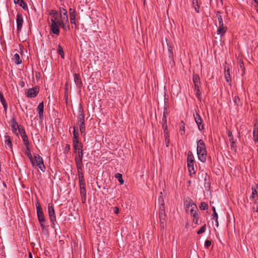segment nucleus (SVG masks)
<instances>
[{
    "instance_id": "11",
    "label": "nucleus",
    "mask_w": 258,
    "mask_h": 258,
    "mask_svg": "<svg viewBox=\"0 0 258 258\" xmlns=\"http://www.w3.org/2000/svg\"><path fill=\"white\" fill-rule=\"evenodd\" d=\"M76 156L75 158L76 164L77 167H83V153H81V151L79 153H76Z\"/></svg>"
},
{
    "instance_id": "53",
    "label": "nucleus",
    "mask_w": 258,
    "mask_h": 258,
    "mask_svg": "<svg viewBox=\"0 0 258 258\" xmlns=\"http://www.w3.org/2000/svg\"><path fill=\"white\" fill-rule=\"evenodd\" d=\"M165 211L164 204L159 205V212Z\"/></svg>"
},
{
    "instance_id": "52",
    "label": "nucleus",
    "mask_w": 258,
    "mask_h": 258,
    "mask_svg": "<svg viewBox=\"0 0 258 258\" xmlns=\"http://www.w3.org/2000/svg\"><path fill=\"white\" fill-rule=\"evenodd\" d=\"M162 127L163 129L164 133L168 132L167 124H165V123L164 124H162Z\"/></svg>"
},
{
    "instance_id": "16",
    "label": "nucleus",
    "mask_w": 258,
    "mask_h": 258,
    "mask_svg": "<svg viewBox=\"0 0 258 258\" xmlns=\"http://www.w3.org/2000/svg\"><path fill=\"white\" fill-rule=\"evenodd\" d=\"M252 193L250 197V199L252 201L256 202L257 200H258V194L257 192V190L255 187H251Z\"/></svg>"
},
{
    "instance_id": "54",
    "label": "nucleus",
    "mask_w": 258,
    "mask_h": 258,
    "mask_svg": "<svg viewBox=\"0 0 258 258\" xmlns=\"http://www.w3.org/2000/svg\"><path fill=\"white\" fill-rule=\"evenodd\" d=\"M216 17L218 20L219 22H223V19H222V16L219 14H217Z\"/></svg>"
},
{
    "instance_id": "9",
    "label": "nucleus",
    "mask_w": 258,
    "mask_h": 258,
    "mask_svg": "<svg viewBox=\"0 0 258 258\" xmlns=\"http://www.w3.org/2000/svg\"><path fill=\"white\" fill-rule=\"evenodd\" d=\"M16 23H17V32L19 33L21 31L22 29V27L23 24V18L22 15L19 13H18L17 14V18H16Z\"/></svg>"
},
{
    "instance_id": "35",
    "label": "nucleus",
    "mask_w": 258,
    "mask_h": 258,
    "mask_svg": "<svg viewBox=\"0 0 258 258\" xmlns=\"http://www.w3.org/2000/svg\"><path fill=\"white\" fill-rule=\"evenodd\" d=\"M212 210L213 211V219H214L216 222H217L218 216V214L217 213V212L216 211V209H215V207H212Z\"/></svg>"
},
{
    "instance_id": "32",
    "label": "nucleus",
    "mask_w": 258,
    "mask_h": 258,
    "mask_svg": "<svg viewBox=\"0 0 258 258\" xmlns=\"http://www.w3.org/2000/svg\"><path fill=\"white\" fill-rule=\"evenodd\" d=\"M115 177L118 180V181L121 185L123 184L124 181L122 179V176L121 174L118 173L115 174Z\"/></svg>"
},
{
    "instance_id": "56",
    "label": "nucleus",
    "mask_w": 258,
    "mask_h": 258,
    "mask_svg": "<svg viewBox=\"0 0 258 258\" xmlns=\"http://www.w3.org/2000/svg\"><path fill=\"white\" fill-rule=\"evenodd\" d=\"M170 139H165V144L166 146L168 147L169 145Z\"/></svg>"
},
{
    "instance_id": "21",
    "label": "nucleus",
    "mask_w": 258,
    "mask_h": 258,
    "mask_svg": "<svg viewBox=\"0 0 258 258\" xmlns=\"http://www.w3.org/2000/svg\"><path fill=\"white\" fill-rule=\"evenodd\" d=\"M14 3L16 4L19 5L22 7L24 10L28 9L26 3L23 0H14Z\"/></svg>"
},
{
    "instance_id": "25",
    "label": "nucleus",
    "mask_w": 258,
    "mask_h": 258,
    "mask_svg": "<svg viewBox=\"0 0 258 258\" xmlns=\"http://www.w3.org/2000/svg\"><path fill=\"white\" fill-rule=\"evenodd\" d=\"M79 140V132L78 128L76 126H74V131H73V140Z\"/></svg>"
},
{
    "instance_id": "48",
    "label": "nucleus",
    "mask_w": 258,
    "mask_h": 258,
    "mask_svg": "<svg viewBox=\"0 0 258 258\" xmlns=\"http://www.w3.org/2000/svg\"><path fill=\"white\" fill-rule=\"evenodd\" d=\"M0 101L2 103V104H4L5 103H6V101L3 96V95L2 93H1V92H0Z\"/></svg>"
},
{
    "instance_id": "34",
    "label": "nucleus",
    "mask_w": 258,
    "mask_h": 258,
    "mask_svg": "<svg viewBox=\"0 0 258 258\" xmlns=\"http://www.w3.org/2000/svg\"><path fill=\"white\" fill-rule=\"evenodd\" d=\"M168 55L170 58L172 59L173 58V53L172 51V48L171 46L168 45Z\"/></svg>"
},
{
    "instance_id": "51",
    "label": "nucleus",
    "mask_w": 258,
    "mask_h": 258,
    "mask_svg": "<svg viewBox=\"0 0 258 258\" xmlns=\"http://www.w3.org/2000/svg\"><path fill=\"white\" fill-rule=\"evenodd\" d=\"M67 13V10L63 8H59V14Z\"/></svg>"
},
{
    "instance_id": "29",
    "label": "nucleus",
    "mask_w": 258,
    "mask_h": 258,
    "mask_svg": "<svg viewBox=\"0 0 258 258\" xmlns=\"http://www.w3.org/2000/svg\"><path fill=\"white\" fill-rule=\"evenodd\" d=\"M79 127L81 135L85 136L86 128L84 122H82V123H80Z\"/></svg>"
},
{
    "instance_id": "24",
    "label": "nucleus",
    "mask_w": 258,
    "mask_h": 258,
    "mask_svg": "<svg viewBox=\"0 0 258 258\" xmlns=\"http://www.w3.org/2000/svg\"><path fill=\"white\" fill-rule=\"evenodd\" d=\"M13 59L15 63L17 64H20L22 63V60L20 58L19 55L18 53H16L14 54Z\"/></svg>"
},
{
    "instance_id": "8",
    "label": "nucleus",
    "mask_w": 258,
    "mask_h": 258,
    "mask_svg": "<svg viewBox=\"0 0 258 258\" xmlns=\"http://www.w3.org/2000/svg\"><path fill=\"white\" fill-rule=\"evenodd\" d=\"M73 143L74 152L76 154L79 153L80 151L81 153H83V144L80 142L79 140H73Z\"/></svg>"
},
{
    "instance_id": "44",
    "label": "nucleus",
    "mask_w": 258,
    "mask_h": 258,
    "mask_svg": "<svg viewBox=\"0 0 258 258\" xmlns=\"http://www.w3.org/2000/svg\"><path fill=\"white\" fill-rule=\"evenodd\" d=\"M234 102L235 105L238 106L240 104V99L239 97L235 96L234 98Z\"/></svg>"
},
{
    "instance_id": "58",
    "label": "nucleus",
    "mask_w": 258,
    "mask_h": 258,
    "mask_svg": "<svg viewBox=\"0 0 258 258\" xmlns=\"http://www.w3.org/2000/svg\"><path fill=\"white\" fill-rule=\"evenodd\" d=\"M164 138L165 139H169V132L164 133Z\"/></svg>"
},
{
    "instance_id": "22",
    "label": "nucleus",
    "mask_w": 258,
    "mask_h": 258,
    "mask_svg": "<svg viewBox=\"0 0 258 258\" xmlns=\"http://www.w3.org/2000/svg\"><path fill=\"white\" fill-rule=\"evenodd\" d=\"M225 77L227 82H231V79L230 78V70L227 67L225 68Z\"/></svg>"
},
{
    "instance_id": "57",
    "label": "nucleus",
    "mask_w": 258,
    "mask_h": 258,
    "mask_svg": "<svg viewBox=\"0 0 258 258\" xmlns=\"http://www.w3.org/2000/svg\"><path fill=\"white\" fill-rule=\"evenodd\" d=\"M70 149V146L69 144H66L64 148V152L69 151Z\"/></svg>"
},
{
    "instance_id": "46",
    "label": "nucleus",
    "mask_w": 258,
    "mask_h": 258,
    "mask_svg": "<svg viewBox=\"0 0 258 258\" xmlns=\"http://www.w3.org/2000/svg\"><path fill=\"white\" fill-rule=\"evenodd\" d=\"M158 201L159 205L164 204L163 198L161 196L159 197Z\"/></svg>"
},
{
    "instance_id": "28",
    "label": "nucleus",
    "mask_w": 258,
    "mask_h": 258,
    "mask_svg": "<svg viewBox=\"0 0 258 258\" xmlns=\"http://www.w3.org/2000/svg\"><path fill=\"white\" fill-rule=\"evenodd\" d=\"M253 140L256 142L258 141V127L254 126L253 131Z\"/></svg>"
},
{
    "instance_id": "38",
    "label": "nucleus",
    "mask_w": 258,
    "mask_h": 258,
    "mask_svg": "<svg viewBox=\"0 0 258 258\" xmlns=\"http://www.w3.org/2000/svg\"><path fill=\"white\" fill-rule=\"evenodd\" d=\"M79 184L80 185H85V180L84 178V176H81L79 177Z\"/></svg>"
},
{
    "instance_id": "10",
    "label": "nucleus",
    "mask_w": 258,
    "mask_h": 258,
    "mask_svg": "<svg viewBox=\"0 0 258 258\" xmlns=\"http://www.w3.org/2000/svg\"><path fill=\"white\" fill-rule=\"evenodd\" d=\"M194 118L195 122L197 124L198 126V128L200 131H202L204 130V125L202 123V119L201 117H200V115L197 113L196 112L194 114Z\"/></svg>"
},
{
    "instance_id": "19",
    "label": "nucleus",
    "mask_w": 258,
    "mask_h": 258,
    "mask_svg": "<svg viewBox=\"0 0 258 258\" xmlns=\"http://www.w3.org/2000/svg\"><path fill=\"white\" fill-rule=\"evenodd\" d=\"M166 215L165 211L159 212V218L161 223V226L162 228L164 227V222L166 221Z\"/></svg>"
},
{
    "instance_id": "45",
    "label": "nucleus",
    "mask_w": 258,
    "mask_h": 258,
    "mask_svg": "<svg viewBox=\"0 0 258 258\" xmlns=\"http://www.w3.org/2000/svg\"><path fill=\"white\" fill-rule=\"evenodd\" d=\"M162 124H167V117L166 114H163V118L162 120Z\"/></svg>"
},
{
    "instance_id": "31",
    "label": "nucleus",
    "mask_w": 258,
    "mask_h": 258,
    "mask_svg": "<svg viewBox=\"0 0 258 258\" xmlns=\"http://www.w3.org/2000/svg\"><path fill=\"white\" fill-rule=\"evenodd\" d=\"M25 146H29V143L26 134L21 135Z\"/></svg>"
},
{
    "instance_id": "5",
    "label": "nucleus",
    "mask_w": 258,
    "mask_h": 258,
    "mask_svg": "<svg viewBox=\"0 0 258 258\" xmlns=\"http://www.w3.org/2000/svg\"><path fill=\"white\" fill-rule=\"evenodd\" d=\"M33 160L34 161V164L33 165V166L36 165L41 171L44 172L45 170V167L44 165L42 157L38 154H35L34 155Z\"/></svg>"
},
{
    "instance_id": "33",
    "label": "nucleus",
    "mask_w": 258,
    "mask_h": 258,
    "mask_svg": "<svg viewBox=\"0 0 258 258\" xmlns=\"http://www.w3.org/2000/svg\"><path fill=\"white\" fill-rule=\"evenodd\" d=\"M179 132L181 135H183L185 134L184 123L183 121H181V126L179 128Z\"/></svg>"
},
{
    "instance_id": "62",
    "label": "nucleus",
    "mask_w": 258,
    "mask_h": 258,
    "mask_svg": "<svg viewBox=\"0 0 258 258\" xmlns=\"http://www.w3.org/2000/svg\"><path fill=\"white\" fill-rule=\"evenodd\" d=\"M240 68L242 69V70L243 71V74H244V68L243 67V63H241L240 64Z\"/></svg>"
},
{
    "instance_id": "50",
    "label": "nucleus",
    "mask_w": 258,
    "mask_h": 258,
    "mask_svg": "<svg viewBox=\"0 0 258 258\" xmlns=\"http://www.w3.org/2000/svg\"><path fill=\"white\" fill-rule=\"evenodd\" d=\"M211 245V241L209 240H206L205 242V245L207 247H209Z\"/></svg>"
},
{
    "instance_id": "59",
    "label": "nucleus",
    "mask_w": 258,
    "mask_h": 258,
    "mask_svg": "<svg viewBox=\"0 0 258 258\" xmlns=\"http://www.w3.org/2000/svg\"><path fill=\"white\" fill-rule=\"evenodd\" d=\"M114 213L115 214H117L119 213V209L118 207H114Z\"/></svg>"
},
{
    "instance_id": "64",
    "label": "nucleus",
    "mask_w": 258,
    "mask_h": 258,
    "mask_svg": "<svg viewBox=\"0 0 258 258\" xmlns=\"http://www.w3.org/2000/svg\"><path fill=\"white\" fill-rule=\"evenodd\" d=\"M228 137H229V138H230V137H233L232 132H230V131H229V132H228Z\"/></svg>"
},
{
    "instance_id": "30",
    "label": "nucleus",
    "mask_w": 258,
    "mask_h": 258,
    "mask_svg": "<svg viewBox=\"0 0 258 258\" xmlns=\"http://www.w3.org/2000/svg\"><path fill=\"white\" fill-rule=\"evenodd\" d=\"M192 81L194 84H199L200 83V77L199 75L197 74H194L192 77Z\"/></svg>"
},
{
    "instance_id": "6",
    "label": "nucleus",
    "mask_w": 258,
    "mask_h": 258,
    "mask_svg": "<svg viewBox=\"0 0 258 258\" xmlns=\"http://www.w3.org/2000/svg\"><path fill=\"white\" fill-rule=\"evenodd\" d=\"M48 213L49 216L50 220L51 222V226L53 228H55V222H56V217L53 208V206L51 204L48 205Z\"/></svg>"
},
{
    "instance_id": "61",
    "label": "nucleus",
    "mask_w": 258,
    "mask_h": 258,
    "mask_svg": "<svg viewBox=\"0 0 258 258\" xmlns=\"http://www.w3.org/2000/svg\"><path fill=\"white\" fill-rule=\"evenodd\" d=\"M218 27H224L223 22H219V26Z\"/></svg>"
},
{
    "instance_id": "23",
    "label": "nucleus",
    "mask_w": 258,
    "mask_h": 258,
    "mask_svg": "<svg viewBox=\"0 0 258 258\" xmlns=\"http://www.w3.org/2000/svg\"><path fill=\"white\" fill-rule=\"evenodd\" d=\"M227 27H218L217 31V34L220 35L221 36H223L227 31Z\"/></svg>"
},
{
    "instance_id": "4",
    "label": "nucleus",
    "mask_w": 258,
    "mask_h": 258,
    "mask_svg": "<svg viewBox=\"0 0 258 258\" xmlns=\"http://www.w3.org/2000/svg\"><path fill=\"white\" fill-rule=\"evenodd\" d=\"M187 164L190 174H195L194 169V157L191 151H188L187 153Z\"/></svg>"
},
{
    "instance_id": "43",
    "label": "nucleus",
    "mask_w": 258,
    "mask_h": 258,
    "mask_svg": "<svg viewBox=\"0 0 258 258\" xmlns=\"http://www.w3.org/2000/svg\"><path fill=\"white\" fill-rule=\"evenodd\" d=\"M82 167H77V171L78 176L80 177L81 176H84L82 172Z\"/></svg>"
},
{
    "instance_id": "49",
    "label": "nucleus",
    "mask_w": 258,
    "mask_h": 258,
    "mask_svg": "<svg viewBox=\"0 0 258 258\" xmlns=\"http://www.w3.org/2000/svg\"><path fill=\"white\" fill-rule=\"evenodd\" d=\"M196 91V96L199 99H201V92L200 90V89H198Z\"/></svg>"
},
{
    "instance_id": "40",
    "label": "nucleus",
    "mask_w": 258,
    "mask_h": 258,
    "mask_svg": "<svg viewBox=\"0 0 258 258\" xmlns=\"http://www.w3.org/2000/svg\"><path fill=\"white\" fill-rule=\"evenodd\" d=\"M18 130V134H20L21 135L26 134L25 130L20 125L17 129Z\"/></svg>"
},
{
    "instance_id": "42",
    "label": "nucleus",
    "mask_w": 258,
    "mask_h": 258,
    "mask_svg": "<svg viewBox=\"0 0 258 258\" xmlns=\"http://www.w3.org/2000/svg\"><path fill=\"white\" fill-rule=\"evenodd\" d=\"M206 230V225H204L200 229V230L197 232V233L198 234H201L203 233H204Z\"/></svg>"
},
{
    "instance_id": "15",
    "label": "nucleus",
    "mask_w": 258,
    "mask_h": 258,
    "mask_svg": "<svg viewBox=\"0 0 258 258\" xmlns=\"http://www.w3.org/2000/svg\"><path fill=\"white\" fill-rule=\"evenodd\" d=\"M69 14L70 17V22L71 24H76V11L75 9L70 8L69 9Z\"/></svg>"
},
{
    "instance_id": "41",
    "label": "nucleus",
    "mask_w": 258,
    "mask_h": 258,
    "mask_svg": "<svg viewBox=\"0 0 258 258\" xmlns=\"http://www.w3.org/2000/svg\"><path fill=\"white\" fill-rule=\"evenodd\" d=\"M78 119L80 123H82V122H84V116L82 113H80L79 115Z\"/></svg>"
},
{
    "instance_id": "63",
    "label": "nucleus",
    "mask_w": 258,
    "mask_h": 258,
    "mask_svg": "<svg viewBox=\"0 0 258 258\" xmlns=\"http://www.w3.org/2000/svg\"><path fill=\"white\" fill-rule=\"evenodd\" d=\"M194 86L196 90L200 89L199 84H194Z\"/></svg>"
},
{
    "instance_id": "60",
    "label": "nucleus",
    "mask_w": 258,
    "mask_h": 258,
    "mask_svg": "<svg viewBox=\"0 0 258 258\" xmlns=\"http://www.w3.org/2000/svg\"><path fill=\"white\" fill-rule=\"evenodd\" d=\"M195 8V11L197 13H199V6L198 5L197 7H194Z\"/></svg>"
},
{
    "instance_id": "39",
    "label": "nucleus",
    "mask_w": 258,
    "mask_h": 258,
    "mask_svg": "<svg viewBox=\"0 0 258 258\" xmlns=\"http://www.w3.org/2000/svg\"><path fill=\"white\" fill-rule=\"evenodd\" d=\"M201 210H205L207 209V204L205 202H202L200 206Z\"/></svg>"
},
{
    "instance_id": "2",
    "label": "nucleus",
    "mask_w": 258,
    "mask_h": 258,
    "mask_svg": "<svg viewBox=\"0 0 258 258\" xmlns=\"http://www.w3.org/2000/svg\"><path fill=\"white\" fill-rule=\"evenodd\" d=\"M57 22L60 27L64 30L67 31L69 30V22L68 20V13L60 14L58 18Z\"/></svg>"
},
{
    "instance_id": "14",
    "label": "nucleus",
    "mask_w": 258,
    "mask_h": 258,
    "mask_svg": "<svg viewBox=\"0 0 258 258\" xmlns=\"http://www.w3.org/2000/svg\"><path fill=\"white\" fill-rule=\"evenodd\" d=\"M43 108L44 104L43 102H41L39 103L37 108L38 112V116L40 119H42L43 118Z\"/></svg>"
},
{
    "instance_id": "18",
    "label": "nucleus",
    "mask_w": 258,
    "mask_h": 258,
    "mask_svg": "<svg viewBox=\"0 0 258 258\" xmlns=\"http://www.w3.org/2000/svg\"><path fill=\"white\" fill-rule=\"evenodd\" d=\"M74 82L78 88H80L82 86V81L79 74H75L74 75Z\"/></svg>"
},
{
    "instance_id": "55",
    "label": "nucleus",
    "mask_w": 258,
    "mask_h": 258,
    "mask_svg": "<svg viewBox=\"0 0 258 258\" xmlns=\"http://www.w3.org/2000/svg\"><path fill=\"white\" fill-rule=\"evenodd\" d=\"M193 7H197L198 5V0H192Z\"/></svg>"
},
{
    "instance_id": "7",
    "label": "nucleus",
    "mask_w": 258,
    "mask_h": 258,
    "mask_svg": "<svg viewBox=\"0 0 258 258\" xmlns=\"http://www.w3.org/2000/svg\"><path fill=\"white\" fill-rule=\"evenodd\" d=\"M59 23L57 22V20L55 21L53 19L51 20V25L50 29L52 32L56 35H58L60 32Z\"/></svg>"
},
{
    "instance_id": "17",
    "label": "nucleus",
    "mask_w": 258,
    "mask_h": 258,
    "mask_svg": "<svg viewBox=\"0 0 258 258\" xmlns=\"http://www.w3.org/2000/svg\"><path fill=\"white\" fill-rule=\"evenodd\" d=\"M5 144L7 149L12 150V143L10 137L9 136L5 137Z\"/></svg>"
},
{
    "instance_id": "20",
    "label": "nucleus",
    "mask_w": 258,
    "mask_h": 258,
    "mask_svg": "<svg viewBox=\"0 0 258 258\" xmlns=\"http://www.w3.org/2000/svg\"><path fill=\"white\" fill-rule=\"evenodd\" d=\"M26 150L25 151V154L27 156L29 160H30L32 165L34 164V161L33 160V157L30 153V149L29 146H26Z\"/></svg>"
},
{
    "instance_id": "47",
    "label": "nucleus",
    "mask_w": 258,
    "mask_h": 258,
    "mask_svg": "<svg viewBox=\"0 0 258 258\" xmlns=\"http://www.w3.org/2000/svg\"><path fill=\"white\" fill-rule=\"evenodd\" d=\"M230 147H231V149L233 151H234V152H236V148L235 142L231 143Z\"/></svg>"
},
{
    "instance_id": "3",
    "label": "nucleus",
    "mask_w": 258,
    "mask_h": 258,
    "mask_svg": "<svg viewBox=\"0 0 258 258\" xmlns=\"http://www.w3.org/2000/svg\"><path fill=\"white\" fill-rule=\"evenodd\" d=\"M36 208L37 211V215L38 217V219L39 222L40 223L41 227L42 229H44L45 228V219L44 218V216L42 211V209L38 202L36 203Z\"/></svg>"
},
{
    "instance_id": "36",
    "label": "nucleus",
    "mask_w": 258,
    "mask_h": 258,
    "mask_svg": "<svg viewBox=\"0 0 258 258\" xmlns=\"http://www.w3.org/2000/svg\"><path fill=\"white\" fill-rule=\"evenodd\" d=\"M193 222L195 224H198V214L197 213V210L195 211V212L193 214Z\"/></svg>"
},
{
    "instance_id": "26",
    "label": "nucleus",
    "mask_w": 258,
    "mask_h": 258,
    "mask_svg": "<svg viewBox=\"0 0 258 258\" xmlns=\"http://www.w3.org/2000/svg\"><path fill=\"white\" fill-rule=\"evenodd\" d=\"M80 194L82 198H84V200H85L86 197V189L85 185H80Z\"/></svg>"
},
{
    "instance_id": "12",
    "label": "nucleus",
    "mask_w": 258,
    "mask_h": 258,
    "mask_svg": "<svg viewBox=\"0 0 258 258\" xmlns=\"http://www.w3.org/2000/svg\"><path fill=\"white\" fill-rule=\"evenodd\" d=\"M38 93V90L37 88H32L29 89L27 92V96L28 97H35Z\"/></svg>"
},
{
    "instance_id": "27",
    "label": "nucleus",
    "mask_w": 258,
    "mask_h": 258,
    "mask_svg": "<svg viewBox=\"0 0 258 258\" xmlns=\"http://www.w3.org/2000/svg\"><path fill=\"white\" fill-rule=\"evenodd\" d=\"M49 15L51 16L54 19L53 20L57 21L58 18V12L55 10H51L49 12Z\"/></svg>"
},
{
    "instance_id": "13",
    "label": "nucleus",
    "mask_w": 258,
    "mask_h": 258,
    "mask_svg": "<svg viewBox=\"0 0 258 258\" xmlns=\"http://www.w3.org/2000/svg\"><path fill=\"white\" fill-rule=\"evenodd\" d=\"M11 123L13 132L18 136V133H17V129L20 125L18 124L16 119L14 118L11 120Z\"/></svg>"
},
{
    "instance_id": "37",
    "label": "nucleus",
    "mask_w": 258,
    "mask_h": 258,
    "mask_svg": "<svg viewBox=\"0 0 258 258\" xmlns=\"http://www.w3.org/2000/svg\"><path fill=\"white\" fill-rule=\"evenodd\" d=\"M57 52L61 55V58H64V53L63 51L62 48L60 46V45H58Z\"/></svg>"
},
{
    "instance_id": "1",
    "label": "nucleus",
    "mask_w": 258,
    "mask_h": 258,
    "mask_svg": "<svg viewBox=\"0 0 258 258\" xmlns=\"http://www.w3.org/2000/svg\"><path fill=\"white\" fill-rule=\"evenodd\" d=\"M197 153L199 160L204 163L207 159V151L206 146L202 140H200L197 142Z\"/></svg>"
}]
</instances>
